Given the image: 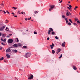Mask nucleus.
<instances>
[{
  "label": "nucleus",
  "mask_w": 80,
  "mask_h": 80,
  "mask_svg": "<svg viewBox=\"0 0 80 80\" xmlns=\"http://www.w3.org/2000/svg\"><path fill=\"white\" fill-rule=\"evenodd\" d=\"M69 15H71V13H70V12H69Z\"/></svg>",
  "instance_id": "864d4df0"
},
{
  "label": "nucleus",
  "mask_w": 80,
  "mask_h": 80,
  "mask_svg": "<svg viewBox=\"0 0 80 80\" xmlns=\"http://www.w3.org/2000/svg\"><path fill=\"white\" fill-rule=\"evenodd\" d=\"M55 51H54L53 50H52V53H53V54H54L55 53Z\"/></svg>",
  "instance_id": "6ab92c4d"
},
{
  "label": "nucleus",
  "mask_w": 80,
  "mask_h": 80,
  "mask_svg": "<svg viewBox=\"0 0 80 80\" xmlns=\"http://www.w3.org/2000/svg\"><path fill=\"white\" fill-rule=\"evenodd\" d=\"M1 44H2V45H5V44H3V42H2Z\"/></svg>",
  "instance_id": "49530a36"
},
{
  "label": "nucleus",
  "mask_w": 80,
  "mask_h": 80,
  "mask_svg": "<svg viewBox=\"0 0 80 80\" xmlns=\"http://www.w3.org/2000/svg\"><path fill=\"white\" fill-rule=\"evenodd\" d=\"M68 25H71V23L70 22H68Z\"/></svg>",
  "instance_id": "72a5a7b5"
},
{
  "label": "nucleus",
  "mask_w": 80,
  "mask_h": 80,
  "mask_svg": "<svg viewBox=\"0 0 80 80\" xmlns=\"http://www.w3.org/2000/svg\"><path fill=\"white\" fill-rule=\"evenodd\" d=\"M8 42L9 43H12L13 42V39H9L8 41Z\"/></svg>",
  "instance_id": "20e7f679"
},
{
  "label": "nucleus",
  "mask_w": 80,
  "mask_h": 80,
  "mask_svg": "<svg viewBox=\"0 0 80 80\" xmlns=\"http://www.w3.org/2000/svg\"><path fill=\"white\" fill-rule=\"evenodd\" d=\"M52 47H54L55 46V44H52Z\"/></svg>",
  "instance_id": "37998d69"
},
{
  "label": "nucleus",
  "mask_w": 80,
  "mask_h": 80,
  "mask_svg": "<svg viewBox=\"0 0 80 80\" xmlns=\"http://www.w3.org/2000/svg\"><path fill=\"white\" fill-rule=\"evenodd\" d=\"M61 2H62V1H60V2H59V3H61Z\"/></svg>",
  "instance_id": "bf43d9fd"
},
{
  "label": "nucleus",
  "mask_w": 80,
  "mask_h": 80,
  "mask_svg": "<svg viewBox=\"0 0 80 80\" xmlns=\"http://www.w3.org/2000/svg\"><path fill=\"white\" fill-rule=\"evenodd\" d=\"M9 35H10L11 36H12V34H10Z\"/></svg>",
  "instance_id": "13d9d810"
},
{
  "label": "nucleus",
  "mask_w": 80,
  "mask_h": 80,
  "mask_svg": "<svg viewBox=\"0 0 80 80\" xmlns=\"http://www.w3.org/2000/svg\"><path fill=\"white\" fill-rule=\"evenodd\" d=\"M34 13L35 14H37L38 13V11H35L34 12Z\"/></svg>",
  "instance_id": "2eb2a0df"
},
{
  "label": "nucleus",
  "mask_w": 80,
  "mask_h": 80,
  "mask_svg": "<svg viewBox=\"0 0 80 80\" xmlns=\"http://www.w3.org/2000/svg\"><path fill=\"white\" fill-rule=\"evenodd\" d=\"M73 24L76 26H77V23H76L75 22L73 23Z\"/></svg>",
  "instance_id": "4be33fe9"
},
{
  "label": "nucleus",
  "mask_w": 80,
  "mask_h": 80,
  "mask_svg": "<svg viewBox=\"0 0 80 80\" xmlns=\"http://www.w3.org/2000/svg\"><path fill=\"white\" fill-rule=\"evenodd\" d=\"M67 8H68V9H69V8H69V7H67Z\"/></svg>",
  "instance_id": "e2e57ef3"
},
{
  "label": "nucleus",
  "mask_w": 80,
  "mask_h": 80,
  "mask_svg": "<svg viewBox=\"0 0 80 80\" xmlns=\"http://www.w3.org/2000/svg\"><path fill=\"white\" fill-rule=\"evenodd\" d=\"M7 37H8V38L10 37V36H9V35L7 36Z\"/></svg>",
  "instance_id": "3c124183"
},
{
  "label": "nucleus",
  "mask_w": 80,
  "mask_h": 80,
  "mask_svg": "<svg viewBox=\"0 0 80 80\" xmlns=\"http://www.w3.org/2000/svg\"><path fill=\"white\" fill-rule=\"evenodd\" d=\"M49 39H50V38H49L48 37L47 38V40H48Z\"/></svg>",
  "instance_id": "de8ad7c7"
},
{
  "label": "nucleus",
  "mask_w": 80,
  "mask_h": 80,
  "mask_svg": "<svg viewBox=\"0 0 80 80\" xmlns=\"http://www.w3.org/2000/svg\"><path fill=\"white\" fill-rule=\"evenodd\" d=\"M13 16L15 17H17V16L15 14H13Z\"/></svg>",
  "instance_id": "c9c22d12"
},
{
  "label": "nucleus",
  "mask_w": 80,
  "mask_h": 80,
  "mask_svg": "<svg viewBox=\"0 0 80 80\" xmlns=\"http://www.w3.org/2000/svg\"><path fill=\"white\" fill-rule=\"evenodd\" d=\"M28 20H30V18H28Z\"/></svg>",
  "instance_id": "052dcab7"
},
{
  "label": "nucleus",
  "mask_w": 80,
  "mask_h": 80,
  "mask_svg": "<svg viewBox=\"0 0 80 80\" xmlns=\"http://www.w3.org/2000/svg\"><path fill=\"white\" fill-rule=\"evenodd\" d=\"M22 48H27V47L26 46H24L22 47Z\"/></svg>",
  "instance_id": "2f4dec72"
},
{
  "label": "nucleus",
  "mask_w": 80,
  "mask_h": 80,
  "mask_svg": "<svg viewBox=\"0 0 80 80\" xmlns=\"http://www.w3.org/2000/svg\"><path fill=\"white\" fill-rule=\"evenodd\" d=\"M3 59H4L3 57H2L0 58V61L3 60Z\"/></svg>",
  "instance_id": "412c9836"
},
{
  "label": "nucleus",
  "mask_w": 80,
  "mask_h": 80,
  "mask_svg": "<svg viewBox=\"0 0 80 80\" xmlns=\"http://www.w3.org/2000/svg\"><path fill=\"white\" fill-rule=\"evenodd\" d=\"M62 47H65V45L64 43H62Z\"/></svg>",
  "instance_id": "dca6fc26"
},
{
  "label": "nucleus",
  "mask_w": 80,
  "mask_h": 80,
  "mask_svg": "<svg viewBox=\"0 0 80 80\" xmlns=\"http://www.w3.org/2000/svg\"><path fill=\"white\" fill-rule=\"evenodd\" d=\"M21 13H22V14H25V12H21Z\"/></svg>",
  "instance_id": "a878e982"
},
{
  "label": "nucleus",
  "mask_w": 80,
  "mask_h": 80,
  "mask_svg": "<svg viewBox=\"0 0 80 80\" xmlns=\"http://www.w3.org/2000/svg\"><path fill=\"white\" fill-rule=\"evenodd\" d=\"M13 47H18V46L17 44H13Z\"/></svg>",
  "instance_id": "6e6552de"
},
{
  "label": "nucleus",
  "mask_w": 80,
  "mask_h": 80,
  "mask_svg": "<svg viewBox=\"0 0 80 80\" xmlns=\"http://www.w3.org/2000/svg\"><path fill=\"white\" fill-rule=\"evenodd\" d=\"M55 38L56 39H58V37L57 36H56L55 37Z\"/></svg>",
  "instance_id": "bb28decb"
},
{
  "label": "nucleus",
  "mask_w": 80,
  "mask_h": 80,
  "mask_svg": "<svg viewBox=\"0 0 80 80\" xmlns=\"http://www.w3.org/2000/svg\"><path fill=\"white\" fill-rule=\"evenodd\" d=\"M12 52H15V53H17V50H16V49H13L12 50Z\"/></svg>",
  "instance_id": "9b49d317"
},
{
  "label": "nucleus",
  "mask_w": 80,
  "mask_h": 80,
  "mask_svg": "<svg viewBox=\"0 0 80 80\" xmlns=\"http://www.w3.org/2000/svg\"><path fill=\"white\" fill-rule=\"evenodd\" d=\"M62 18H65V16L64 15H62Z\"/></svg>",
  "instance_id": "ea45409f"
},
{
  "label": "nucleus",
  "mask_w": 80,
  "mask_h": 80,
  "mask_svg": "<svg viewBox=\"0 0 80 80\" xmlns=\"http://www.w3.org/2000/svg\"><path fill=\"white\" fill-rule=\"evenodd\" d=\"M74 10H76L75 8H74Z\"/></svg>",
  "instance_id": "774afa93"
},
{
  "label": "nucleus",
  "mask_w": 80,
  "mask_h": 80,
  "mask_svg": "<svg viewBox=\"0 0 80 80\" xmlns=\"http://www.w3.org/2000/svg\"><path fill=\"white\" fill-rule=\"evenodd\" d=\"M5 28V27L4 26H3L2 27L0 28V31H2Z\"/></svg>",
  "instance_id": "423d86ee"
},
{
  "label": "nucleus",
  "mask_w": 80,
  "mask_h": 80,
  "mask_svg": "<svg viewBox=\"0 0 80 80\" xmlns=\"http://www.w3.org/2000/svg\"><path fill=\"white\" fill-rule=\"evenodd\" d=\"M29 18H30V20L31 19V17H30Z\"/></svg>",
  "instance_id": "338daca9"
},
{
  "label": "nucleus",
  "mask_w": 80,
  "mask_h": 80,
  "mask_svg": "<svg viewBox=\"0 0 80 80\" xmlns=\"http://www.w3.org/2000/svg\"><path fill=\"white\" fill-rule=\"evenodd\" d=\"M2 4L1 5H3H3H4L3 4V2H2Z\"/></svg>",
  "instance_id": "603ef678"
},
{
  "label": "nucleus",
  "mask_w": 80,
  "mask_h": 80,
  "mask_svg": "<svg viewBox=\"0 0 80 80\" xmlns=\"http://www.w3.org/2000/svg\"><path fill=\"white\" fill-rule=\"evenodd\" d=\"M5 36H6V34H2V36L3 37H5Z\"/></svg>",
  "instance_id": "4468645a"
},
{
  "label": "nucleus",
  "mask_w": 80,
  "mask_h": 80,
  "mask_svg": "<svg viewBox=\"0 0 80 80\" xmlns=\"http://www.w3.org/2000/svg\"><path fill=\"white\" fill-rule=\"evenodd\" d=\"M77 23H79V24L80 23V21H77Z\"/></svg>",
  "instance_id": "79ce46f5"
},
{
  "label": "nucleus",
  "mask_w": 80,
  "mask_h": 80,
  "mask_svg": "<svg viewBox=\"0 0 80 80\" xmlns=\"http://www.w3.org/2000/svg\"><path fill=\"white\" fill-rule=\"evenodd\" d=\"M50 47H51V49H53V46H52V45H50Z\"/></svg>",
  "instance_id": "473e14b6"
},
{
  "label": "nucleus",
  "mask_w": 80,
  "mask_h": 80,
  "mask_svg": "<svg viewBox=\"0 0 80 80\" xmlns=\"http://www.w3.org/2000/svg\"><path fill=\"white\" fill-rule=\"evenodd\" d=\"M54 34H55V32H54L52 31V35H54Z\"/></svg>",
  "instance_id": "5701e85b"
},
{
  "label": "nucleus",
  "mask_w": 80,
  "mask_h": 80,
  "mask_svg": "<svg viewBox=\"0 0 80 80\" xmlns=\"http://www.w3.org/2000/svg\"><path fill=\"white\" fill-rule=\"evenodd\" d=\"M16 41H17V42H19V40H18V38H16Z\"/></svg>",
  "instance_id": "f3484780"
},
{
  "label": "nucleus",
  "mask_w": 80,
  "mask_h": 80,
  "mask_svg": "<svg viewBox=\"0 0 80 80\" xmlns=\"http://www.w3.org/2000/svg\"><path fill=\"white\" fill-rule=\"evenodd\" d=\"M68 3H70V2L69 1V2H68Z\"/></svg>",
  "instance_id": "0e129e2a"
},
{
  "label": "nucleus",
  "mask_w": 80,
  "mask_h": 80,
  "mask_svg": "<svg viewBox=\"0 0 80 80\" xmlns=\"http://www.w3.org/2000/svg\"><path fill=\"white\" fill-rule=\"evenodd\" d=\"M6 30H7V31H8V30H9V29H8V27H6ZM7 29H8V30H7Z\"/></svg>",
  "instance_id": "c85d7f7f"
},
{
  "label": "nucleus",
  "mask_w": 80,
  "mask_h": 80,
  "mask_svg": "<svg viewBox=\"0 0 80 80\" xmlns=\"http://www.w3.org/2000/svg\"><path fill=\"white\" fill-rule=\"evenodd\" d=\"M51 10H52V9L51 8H50L49 9V11H51Z\"/></svg>",
  "instance_id": "c03bdc74"
},
{
  "label": "nucleus",
  "mask_w": 80,
  "mask_h": 80,
  "mask_svg": "<svg viewBox=\"0 0 80 80\" xmlns=\"http://www.w3.org/2000/svg\"><path fill=\"white\" fill-rule=\"evenodd\" d=\"M12 14H13V15H14V13H13V12H12Z\"/></svg>",
  "instance_id": "680f3d73"
},
{
  "label": "nucleus",
  "mask_w": 80,
  "mask_h": 80,
  "mask_svg": "<svg viewBox=\"0 0 80 80\" xmlns=\"http://www.w3.org/2000/svg\"><path fill=\"white\" fill-rule=\"evenodd\" d=\"M69 8H72V6L71 5H69Z\"/></svg>",
  "instance_id": "a19ab883"
},
{
  "label": "nucleus",
  "mask_w": 80,
  "mask_h": 80,
  "mask_svg": "<svg viewBox=\"0 0 80 80\" xmlns=\"http://www.w3.org/2000/svg\"><path fill=\"white\" fill-rule=\"evenodd\" d=\"M28 80H32V79H33V75L32 74H29L28 75Z\"/></svg>",
  "instance_id": "f03ea898"
},
{
  "label": "nucleus",
  "mask_w": 80,
  "mask_h": 80,
  "mask_svg": "<svg viewBox=\"0 0 80 80\" xmlns=\"http://www.w3.org/2000/svg\"><path fill=\"white\" fill-rule=\"evenodd\" d=\"M2 36V33L0 32V36Z\"/></svg>",
  "instance_id": "8fccbe9b"
},
{
  "label": "nucleus",
  "mask_w": 80,
  "mask_h": 80,
  "mask_svg": "<svg viewBox=\"0 0 80 80\" xmlns=\"http://www.w3.org/2000/svg\"><path fill=\"white\" fill-rule=\"evenodd\" d=\"M66 15H67V16H69V14L68 12H66Z\"/></svg>",
  "instance_id": "c756f323"
},
{
  "label": "nucleus",
  "mask_w": 80,
  "mask_h": 80,
  "mask_svg": "<svg viewBox=\"0 0 80 80\" xmlns=\"http://www.w3.org/2000/svg\"><path fill=\"white\" fill-rule=\"evenodd\" d=\"M49 30H48V35H50V32H53V28H49Z\"/></svg>",
  "instance_id": "7ed1b4c3"
},
{
  "label": "nucleus",
  "mask_w": 80,
  "mask_h": 80,
  "mask_svg": "<svg viewBox=\"0 0 80 80\" xmlns=\"http://www.w3.org/2000/svg\"><path fill=\"white\" fill-rule=\"evenodd\" d=\"M70 9H71V8H69V10H70V11H72V10H70Z\"/></svg>",
  "instance_id": "4d7b16f0"
},
{
  "label": "nucleus",
  "mask_w": 80,
  "mask_h": 80,
  "mask_svg": "<svg viewBox=\"0 0 80 80\" xmlns=\"http://www.w3.org/2000/svg\"><path fill=\"white\" fill-rule=\"evenodd\" d=\"M6 22H5V23H7L8 22V21L7 20H6Z\"/></svg>",
  "instance_id": "b1692460"
},
{
  "label": "nucleus",
  "mask_w": 80,
  "mask_h": 80,
  "mask_svg": "<svg viewBox=\"0 0 80 80\" xmlns=\"http://www.w3.org/2000/svg\"><path fill=\"white\" fill-rule=\"evenodd\" d=\"M18 46H19L20 47H21L22 46V44H21L20 43H18Z\"/></svg>",
  "instance_id": "a211bd4d"
},
{
  "label": "nucleus",
  "mask_w": 80,
  "mask_h": 80,
  "mask_svg": "<svg viewBox=\"0 0 80 80\" xmlns=\"http://www.w3.org/2000/svg\"><path fill=\"white\" fill-rule=\"evenodd\" d=\"M1 40L2 41V42H6L7 41V39H3L1 38Z\"/></svg>",
  "instance_id": "f8f14e48"
},
{
  "label": "nucleus",
  "mask_w": 80,
  "mask_h": 80,
  "mask_svg": "<svg viewBox=\"0 0 80 80\" xmlns=\"http://www.w3.org/2000/svg\"><path fill=\"white\" fill-rule=\"evenodd\" d=\"M34 33L36 35L37 34V32H34Z\"/></svg>",
  "instance_id": "58836bf2"
},
{
  "label": "nucleus",
  "mask_w": 80,
  "mask_h": 80,
  "mask_svg": "<svg viewBox=\"0 0 80 80\" xmlns=\"http://www.w3.org/2000/svg\"><path fill=\"white\" fill-rule=\"evenodd\" d=\"M2 50V47L0 48V50Z\"/></svg>",
  "instance_id": "5fc2aeb1"
},
{
  "label": "nucleus",
  "mask_w": 80,
  "mask_h": 80,
  "mask_svg": "<svg viewBox=\"0 0 80 80\" xmlns=\"http://www.w3.org/2000/svg\"><path fill=\"white\" fill-rule=\"evenodd\" d=\"M62 57V54H61L60 57H59V58H61Z\"/></svg>",
  "instance_id": "393cba45"
},
{
  "label": "nucleus",
  "mask_w": 80,
  "mask_h": 80,
  "mask_svg": "<svg viewBox=\"0 0 80 80\" xmlns=\"http://www.w3.org/2000/svg\"><path fill=\"white\" fill-rule=\"evenodd\" d=\"M73 68L74 70H77V68H76V67L74 66H73Z\"/></svg>",
  "instance_id": "ddd939ff"
},
{
  "label": "nucleus",
  "mask_w": 80,
  "mask_h": 80,
  "mask_svg": "<svg viewBox=\"0 0 80 80\" xmlns=\"http://www.w3.org/2000/svg\"><path fill=\"white\" fill-rule=\"evenodd\" d=\"M18 13L19 14H21V12H20V11H18Z\"/></svg>",
  "instance_id": "4c0bfd02"
},
{
  "label": "nucleus",
  "mask_w": 80,
  "mask_h": 80,
  "mask_svg": "<svg viewBox=\"0 0 80 80\" xmlns=\"http://www.w3.org/2000/svg\"><path fill=\"white\" fill-rule=\"evenodd\" d=\"M69 22H71V23H73V22H72V20H71V19H69Z\"/></svg>",
  "instance_id": "cd10ccee"
},
{
  "label": "nucleus",
  "mask_w": 80,
  "mask_h": 80,
  "mask_svg": "<svg viewBox=\"0 0 80 80\" xmlns=\"http://www.w3.org/2000/svg\"><path fill=\"white\" fill-rule=\"evenodd\" d=\"M13 8H14V10H16V9H17V8H15V7H12Z\"/></svg>",
  "instance_id": "7c9ffc66"
},
{
  "label": "nucleus",
  "mask_w": 80,
  "mask_h": 80,
  "mask_svg": "<svg viewBox=\"0 0 80 80\" xmlns=\"http://www.w3.org/2000/svg\"><path fill=\"white\" fill-rule=\"evenodd\" d=\"M25 20H26V21L27 20V18H25Z\"/></svg>",
  "instance_id": "6e6d98bb"
},
{
  "label": "nucleus",
  "mask_w": 80,
  "mask_h": 80,
  "mask_svg": "<svg viewBox=\"0 0 80 80\" xmlns=\"http://www.w3.org/2000/svg\"><path fill=\"white\" fill-rule=\"evenodd\" d=\"M6 12L7 13H8V14H9V12H8V11H7Z\"/></svg>",
  "instance_id": "a18cd8bd"
},
{
  "label": "nucleus",
  "mask_w": 80,
  "mask_h": 80,
  "mask_svg": "<svg viewBox=\"0 0 80 80\" xmlns=\"http://www.w3.org/2000/svg\"><path fill=\"white\" fill-rule=\"evenodd\" d=\"M60 51H61V49L60 48H58V50L56 51V53L57 54H58V53L59 52H60Z\"/></svg>",
  "instance_id": "39448f33"
},
{
  "label": "nucleus",
  "mask_w": 80,
  "mask_h": 80,
  "mask_svg": "<svg viewBox=\"0 0 80 80\" xmlns=\"http://www.w3.org/2000/svg\"><path fill=\"white\" fill-rule=\"evenodd\" d=\"M31 55H32L31 53L27 52L25 54L24 57L25 58H28V57H30Z\"/></svg>",
  "instance_id": "f257e3e1"
},
{
  "label": "nucleus",
  "mask_w": 80,
  "mask_h": 80,
  "mask_svg": "<svg viewBox=\"0 0 80 80\" xmlns=\"http://www.w3.org/2000/svg\"><path fill=\"white\" fill-rule=\"evenodd\" d=\"M64 42V43L65 44V42Z\"/></svg>",
  "instance_id": "69168bd1"
},
{
  "label": "nucleus",
  "mask_w": 80,
  "mask_h": 80,
  "mask_svg": "<svg viewBox=\"0 0 80 80\" xmlns=\"http://www.w3.org/2000/svg\"><path fill=\"white\" fill-rule=\"evenodd\" d=\"M75 8L76 9V8H78V7L76 6L75 7Z\"/></svg>",
  "instance_id": "09e8293b"
},
{
  "label": "nucleus",
  "mask_w": 80,
  "mask_h": 80,
  "mask_svg": "<svg viewBox=\"0 0 80 80\" xmlns=\"http://www.w3.org/2000/svg\"><path fill=\"white\" fill-rule=\"evenodd\" d=\"M6 56L7 57V58H10V56L9 54H7L6 55Z\"/></svg>",
  "instance_id": "1a4fd4ad"
},
{
  "label": "nucleus",
  "mask_w": 80,
  "mask_h": 80,
  "mask_svg": "<svg viewBox=\"0 0 80 80\" xmlns=\"http://www.w3.org/2000/svg\"><path fill=\"white\" fill-rule=\"evenodd\" d=\"M78 20V18H75V22H76Z\"/></svg>",
  "instance_id": "e433bc0d"
},
{
  "label": "nucleus",
  "mask_w": 80,
  "mask_h": 80,
  "mask_svg": "<svg viewBox=\"0 0 80 80\" xmlns=\"http://www.w3.org/2000/svg\"><path fill=\"white\" fill-rule=\"evenodd\" d=\"M6 52H11V50L10 49V48H8L6 50Z\"/></svg>",
  "instance_id": "9d476101"
},
{
  "label": "nucleus",
  "mask_w": 80,
  "mask_h": 80,
  "mask_svg": "<svg viewBox=\"0 0 80 80\" xmlns=\"http://www.w3.org/2000/svg\"><path fill=\"white\" fill-rule=\"evenodd\" d=\"M65 20H66V23H68V20H67V18H65Z\"/></svg>",
  "instance_id": "aec40b11"
},
{
  "label": "nucleus",
  "mask_w": 80,
  "mask_h": 80,
  "mask_svg": "<svg viewBox=\"0 0 80 80\" xmlns=\"http://www.w3.org/2000/svg\"><path fill=\"white\" fill-rule=\"evenodd\" d=\"M3 12H4V14L6 13V12H5V11H2V13H3Z\"/></svg>",
  "instance_id": "f704fd0d"
},
{
  "label": "nucleus",
  "mask_w": 80,
  "mask_h": 80,
  "mask_svg": "<svg viewBox=\"0 0 80 80\" xmlns=\"http://www.w3.org/2000/svg\"><path fill=\"white\" fill-rule=\"evenodd\" d=\"M50 7L51 8H54L55 7V5H50Z\"/></svg>",
  "instance_id": "0eeeda50"
}]
</instances>
